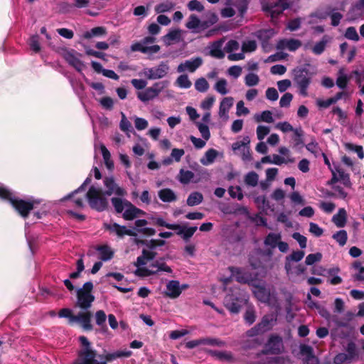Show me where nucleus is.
<instances>
[{"label":"nucleus","instance_id":"27","mask_svg":"<svg viewBox=\"0 0 364 364\" xmlns=\"http://www.w3.org/2000/svg\"><path fill=\"white\" fill-rule=\"evenodd\" d=\"M277 322V316L267 314L262 317V321L258 323L263 333L269 331Z\"/></svg>","mask_w":364,"mask_h":364},{"label":"nucleus","instance_id":"29","mask_svg":"<svg viewBox=\"0 0 364 364\" xmlns=\"http://www.w3.org/2000/svg\"><path fill=\"white\" fill-rule=\"evenodd\" d=\"M248 3L247 0H226L225 4L228 6H235L237 9L240 15L243 16L247 10Z\"/></svg>","mask_w":364,"mask_h":364},{"label":"nucleus","instance_id":"41","mask_svg":"<svg viewBox=\"0 0 364 364\" xmlns=\"http://www.w3.org/2000/svg\"><path fill=\"white\" fill-rule=\"evenodd\" d=\"M200 24V20L199 18L195 14H191L186 23V27L193 33H198Z\"/></svg>","mask_w":364,"mask_h":364},{"label":"nucleus","instance_id":"59","mask_svg":"<svg viewBox=\"0 0 364 364\" xmlns=\"http://www.w3.org/2000/svg\"><path fill=\"white\" fill-rule=\"evenodd\" d=\"M344 36L353 41H358L360 38L355 27L350 26L346 28Z\"/></svg>","mask_w":364,"mask_h":364},{"label":"nucleus","instance_id":"54","mask_svg":"<svg viewBox=\"0 0 364 364\" xmlns=\"http://www.w3.org/2000/svg\"><path fill=\"white\" fill-rule=\"evenodd\" d=\"M150 267H152L154 272V274L158 273L159 272H165L167 273H171L172 269L170 267L166 265L164 262H161L159 261L152 263Z\"/></svg>","mask_w":364,"mask_h":364},{"label":"nucleus","instance_id":"60","mask_svg":"<svg viewBox=\"0 0 364 364\" xmlns=\"http://www.w3.org/2000/svg\"><path fill=\"white\" fill-rule=\"evenodd\" d=\"M198 228L196 226L187 227L186 226L183 230V233L180 236L185 242H188L191 237L194 235Z\"/></svg>","mask_w":364,"mask_h":364},{"label":"nucleus","instance_id":"37","mask_svg":"<svg viewBox=\"0 0 364 364\" xmlns=\"http://www.w3.org/2000/svg\"><path fill=\"white\" fill-rule=\"evenodd\" d=\"M132 352L129 350H121L113 353H107L105 355V360L112 361L119 358H129L132 355Z\"/></svg>","mask_w":364,"mask_h":364},{"label":"nucleus","instance_id":"5","mask_svg":"<svg viewBox=\"0 0 364 364\" xmlns=\"http://www.w3.org/2000/svg\"><path fill=\"white\" fill-rule=\"evenodd\" d=\"M293 82L303 97L308 96V89L312 82L313 73L305 67H296L292 70Z\"/></svg>","mask_w":364,"mask_h":364},{"label":"nucleus","instance_id":"28","mask_svg":"<svg viewBox=\"0 0 364 364\" xmlns=\"http://www.w3.org/2000/svg\"><path fill=\"white\" fill-rule=\"evenodd\" d=\"M159 199L164 203H172L177 200V196L171 188H162L158 191Z\"/></svg>","mask_w":364,"mask_h":364},{"label":"nucleus","instance_id":"57","mask_svg":"<svg viewBox=\"0 0 364 364\" xmlns=\"http://www.w3.org/2000/svg\"><path fill=\"white\" fill-rule=\"evenodd\" d=\"M245 83L247 87H254L258 85L259 82V76L253 73H250L245 77Z\"/></svg>","mask_w":364,"mask_h":364},{"label":"nucleus","instance_id":"55","mask_svg":"<svg viewBox=\"0 0 364 364\" xmlns=\"http://www.w3.org/2000/svg\"><path fill=\"white\" fill-rule=\"evenodd\" d=\"M294 148H299L302 147L304 146V140L302 139V136L304 135V132L302 129L296 128L295 130H294Z\"/></svg>","mask_w":364,"mask_h":364},{"label":"nucleus","instance_id":"32","mask_svg":"<svg viewBox=\"0 0 364 364\" xmlns=\"http://www.w3.org/2000/svg\"><path fill=\"white\" fill-rule=\"evenodd\" d=\"M281 239L280 233L270 232L264 238V245L271 249H274Z\"/></svg>","mask_w":364,"mask_h":364},{"label":"nucleus","instance_id":"19","mask_svg":"<svg viewBox=\"0 0 364 364\" xmlns=\"http://www.w3.org/2000/svg\"><path fill=\"white\" fill-rule=\"evenodd\" d=\"M91 316L92 314L90 311L80 312L75 317H72V321L73 324L79 323L82 328L86 331H91L92 329V325L91 324Z\"/></svg>","mask_w":364,"mask_h":364},{"label":"nucleus","instance_id":"33","mask_svg":"<svg viewBox=\"0 0 364 364\" xmlns=\"http://www.w3.org/2000/svg\"><path fill=\"white\" fill-rule=\"evenodd\" d=\"M154 92L155 91L152 90L151 87H149L144 91L138 92L136 96L141 102L146 103L158 97Z\"/></svg>","mask_w":364,"mask_h":364},{"label":"nucleus","instance_id":"30","mask_svg":"<svg viewBox=\"0 0 364 364\" xmlns=\"http://www.w3.org/2000/svg\"><path fill=\"white\" fill-rule=\"evenodd\" d=\"M345 350L346 351V355L351 363L358 359L359 351L356 344L354 342H348L345 348Z\"/></svg>","mask_w":364,"mask_h":364},{"label":"nucleus","instance_id":"52","mask_svg":"<svg viewBox=\"0 0 364 364\" xmlns=\"http://www.w3.org/2000/svg\"><path fill=\"white\" fill-rule=\"evenodd\" d=\"M228 193L232 198H237L238 200H242L244 198L242 190L239 186H231L228 188Z\"/></svg>","mask_w":364,"mask_h":364},{"label":"nucleus","instance_id":"35","mask_svg":"<svg viewBox=\"0 0 364 364\" xmlns=\"http://www.w3.org/2000/svg\"><path fill=\"white\" fill-rule=\"evenodd\" d=\"M107 34V29L103 26H97L92 28L90 31H87L83 33V38L90 39L94 37L104 36Z\"/></svg>","mask_w":364,"mask_h":364},{"label":"nucleus","instance_id":"14","mask_svg":"<svg viewBox=\"0 0 364 364\" xmlns=\"http://www.w3.org/2000/svg\"><path fill=\"white\" fill-rule=\"evenodd\" d=\"M104 186L106 188L105 194L107 196H112V194L118 196H124L126 195V191L119 187L115 182L113 176L105 177L103 180Z\"/></svg>","mask_w":364,"mask_h":364},{"label":"nucleus","instance_id":"25","mask_svg":"<svg viewBox=\"0 0 364 364\" xmlns=\"http://www.w3.org/2000/svg\"><path fill=\"white\" fill-rule=\"evenodd\" d=\"M166 295L171 298L176 299L181 294L180 283L177 280H171L166 284Z\"/></svg>","mask_w":364,"mask_h":364},{"label":"nucleus","instance_id":"61","mask_svg":"<svg viewBox=\"0 0 364 364\" xmlns=\"http://www.w3.org/2000/svg\"><path fill=\"white\" fill-rule=\"evenodd\" d=\"M255 312L253 307L249 306L245 314L244 318L249 325L252 324L255 321Z\"/></svg>","mask_w":364,"mask_h":364},{"label":"nucleus","instance_id":"26","mask_svg":"<svg viewBox=\"0 0 364 364\" xmlns=\"http://www.w3.org/2000/svg\"><path fill=\"white\" fill-rule=\"evenodd\" d=\"M147 224L148 222L146 220L138 219L134 223L135 229L140 234L152 236L155 234L156 231L154 228L146 227Z\"/></svg>","mask_w":364,"mask_h":364},{"label":"nucleus","instance_id":"58","mask_svg":"<svg viewBox=\"0 0 364 364\" xmlns=\"http://www.w3.org/2000/svg\"><path fill=\"white\" fill-rule=\"evenodd\" d=\"M306 149L313 154L315 157H318L322 152L318 144L316 141V140H312L310 143L307 144L306 146Z\"/></svg>","mask_w":364,"mask_h":364},{"label":"nucleus","instance_id":"22","mask_svg":"<svg viewBox=\"0 0 364 364\" xmlns=\"http://www.w3.org/2000/svg\"><path fill=\"white\" fill-rule=\"evenodd\" d=\"M233 102L234 99L232 97H226L221 100L218 111V115L220 118L224 119H228L229 118L228 113L233 105Z\"/></svg>","mask_w":364,"mask_h":364},{"label":"nucleus","instance_id":"64","mask_svg":"<svg viewBox=\"0 0 364 364\" xmlns=\"http://www.w3.org/2000/svg\"><path fill=\"white\" fill-rule=\"evenodd\" d=\"M134 121L135 128L139 131H141L146 129L149 125L148 121L141 117H134Z\"/></svg>","mask_w":364,"mask_h":364},{"label":"nucleus","instance_id":"45","mask_svg":"<svg viewBox=\"0 0 364 364\" xmlns=\"http://www.w3.org/2000/svg\"><path fill=\"white\" fill-rule=\"evenodd\" d=\"M95 322L99 326L102 331H107V327L106 326L107 316L103 310H98L95 314Z\"/></svg>","mask_w":364,"mask_h":364},{"label":"nucleus","instance_id":"56","mask_svg":"<svg viewBox=\"0 0 364 364\" xmlns=\"http://www.w3.org/2000/svg\"><path fill=\"white\" fill-rule=\"evenodd\" d=\"M332 188L335 191V193H329L328 195L330 197L338 198L341 199H346L348 193L343 190L342 187L338 185H331Z\"/></svg>","mask_w":364,"mask_h":364},{"label":"nucleus","instance_id":"43","mask_svg":"<svg viewBox=\"0 0 364 364\" xmlns=\"http://www.w3.org/2000/svg\"><path fill=\"white\" fill-rule=\"evenodd\" d=\"M175 3L170 0H166L157 4L155 6L154 10L156 14H163L173 10L175 8Z\"/></svg>","mask_w":364,"mask_h":364},{"label":"nucleus","instance_id":"2","mask_svg":"<svg viewBox=\"0 0 364 364\" xmlns=\"http://www.w3.org/2000/svg\"><path fill=\"white\" fill-rule=\"evenodd\" d=\"M0 198L8 200L16 211L23 217L26 218L30 210L34 208V200H25L16 198L13 193L4 184L0 183Z\"/></svg>","mask_w":364,"mask_h":364},{"label":"nucleus","instance_id":"12","mask_svg":"<svg viewBox=\"0 0 364 364\" xmlns=\"http://www.w3.org/2000/svg\"><path fill=\"white\" fill-rule=\"evenodd\" d=\"M250 137L248 136H245L243 137L242 141H237L232 145L233 151H240L241 152V158L245 162H249L252 159L250 153Z\"/></svg>","mask_w":364,"mask_h":364},{"label":"nucleus","instance_id":"49","mask_svg":"<svg viewBox=\"0 0 364 364\" xmlns=\"http://www.w3.org/2000/svg\"><path fill=\"white\" fill-rule=\"evenodd\" d=\"M332 237L341 247H343L347 242L348 234L346 230H341L333 234Z\"/></svg>","mask_w":364,"mask_h":364},{"label":"nucleus","instance_id":"10","mask_svg":"<svg viewBox=\"0 0 364 364\" xmlns=\"http://www.w3.org/2000/svg\"><path fill=\"white\" fill-rule=\"evenodd\" d=\"M284 348L283 341L279 336H271L266 344V350H262L257 354V358L260 355L267 353L279 354L282 352Z\"/></svg>","mask_w":364,"mask_h":364},{"label":"nucleus","instance_id":"11","mask_svg":"<svg viewBox=\"0 0 364 364\" xmlns=\"http://www.w3.org/2000/svg\"><path fill=\"white\" fill-rule=\"evenodd\" d=\"M332 178L328 181L329 185H333L336 183L341 181L346 187L350 188L352 183L350 180L349 174L346 173L338 164H333V168L331 169Z\"/></svg>","mask_w":364,"mask_h":364},{"label":"nucleus","instance_id":"48","mask_svg":"<svg viewBox=\"0 0 364 364\" xmlns=\"http://www.w3.org/2000/svg\"><path fill=\"white\" fill-rule=\"evenodd\" d=\"M214 90L219 94L225 95L229 92L228 81L225 78H220L214 85Z\"/></svg>","mask_w":364,"mask_h":364},{"label":"nucleus","instance_id":"16","mask_svg":"<svg viewBox=\"0 0 364 364\" xmlns=\"http://www.w3.org/2000/svg\"><path fill=\"white\" fill-rule=\"evenodd\" d=\"M228 269L231 274V277L241 284H250L254 280L252 274L245 269L235 267H229Z\"/></svg>","mask_w":364,"mask_h":364},{"label":"nucleus","instance_id":"39","mask_svg":"<svg viewBox=\"0 0 364 364\" xmlns=\"http://www.w3.org/2000/svg\"><path fill=\"white\" fill-rule=\"evenodd\" d=\"M111 202L117 213H123L127 205H128L127 203H129V201L126 199L115 197L111 199Z\"/></svg>","mask_w":364,"mask_h":364},{"label":"nucleus","instance_id":"6","mask_svg":"<svg viewBox=\"0 0 364 364\" xmlns=\"http://www.w3.org/2000/svg\"><path fill=\"white\" fill-rule=\"evenodd\" d=\"M262 10L269 16H270L272 21L277 23V18L283 13V11L289 8V0H277V2L271 4L266 2L264 0H260Z\"/></svg>","mask_w":364,"mask_h":364},{"label":"nucleus","instance_id":"23","mask_svg":"<svg viewBox=\"0 0 364 364\" xmlns=\"http://www.w3.org/2000/svg\"><path fill=\"white\" fill-rule=\"evenodd\" d=\"M127 205L122 215L124 220H132L139 215H144L146 214L144 210L136 208L131 202L127 203Z\"/></svg>","mask_w":364,"mask_h":364},{"label":"nucleus","instance_id":"18","mask_svg":"<svg viewBox=\"0 0 364 364\" xmlns=\"http://www.w3.org/2000/svg\"><path fill=\"white\" fill-rule=\"evenodd\" d=\"M300 353L304 356V364H319L318 358L314 353V349L311 346L306 344H301L299 346Z\"/></svg>","mask_w":364,"mask_h":364},{"label":"nucleus","instance_id":"9","mask_svg":"<svg viewBox=\"0 0 364 364\" xmlns=\"http://www.w3.org/2000/svg\"><path fill=\"white\" fill-rule=\"evenodd\" d=\"M169 71L167 62H161L158 66L144 68L142 75L148 80H158L164 77Z\"/></svg>","mask_w":364,"mask_h":364},{"label":"nucleus","instance_id":"3","mask_svg":"<svg viewBox=\"0 0 364 364\" xmlns=\"http://www.w3.org/2000/svg\"><path fill=\"white\" fill-rule=\"evenodd\" d=\"M79 341L82 344V348L78 353V359L74 364H107L105 356L99 355L100 361L95 359L97 353L92 349L90 341L85 336H80Z\"/></svg>","mask_w":364,"mask_h":364},{"label":"nucleus","instance_id":"34","mask_svg":"<svg viewBox=\"0 0 364 364\" xmlns=\"http://www.w3.org/2000/svg\"><path fill=\"white\" fill-rule=\"evenodd\" d=\"M255 296L262 302H269L271 299L270 291L264 287L258 286L254 291Z\"/></svg>","mask_w":364,"mask_h":364},{"label":"nucleus","instance_id":"7","mask_svg":"<svg viewBox=\"0 0 364 364\" xmlns=\"http://www.w3.org/2000/svg\"><path fill=\"white\" fill-rule=\"evenodd\" d=\"M92 289L93 284L91 282H87L83 284L82 288L77 290L76 305L82 310L89 309L95 300V296L91 293Z\"/></svg>","mask_w":364,"mask_h":364},{"label":"nucleus","instance_id":"62","mask_svg":"<svg viewBox=\"0 0 364 364\" xmlns=\"http://www.w3.org/2000/svg\"><path fill=\"white\" fill-rule=\"evenodd\" d=\"M326 43L327 40H326L325 37H323L321 41L316 43L315 46L313 47V53L316 55H321L324 51Z\"/></svg>","mask_w":364,"mask_h":364},{"label":"nucleus","instance_id":"24","mask_svg":"<svg viewBox=\"0 0 364 364\" xmlns=\"http://www.w3.org/2000/svg\"><path fill=\"white\" fill-rule=\"evenodd\" d=\"M224 42L225 40L223 38L214 41L210 47V55L218 59L223 58L225 57L223 50Z\"/></svg>","mask_w":364,"mask_h":364},{"label":"nucleus","instance_id":"15","mask_svg":"<svg viewBox=\"0 0 364 364\" xmlns=\"http://www.w3.org/2000/svg\"><path fill=\"white\" fill-rule=\"evenodd\" d=\"M203 63L201 57H195L181 63L177 67L178 73L189 72L194 73Z\"/></svg>","mask_w":364,"mask_h":364},{"label":"nucleus","instance_id":"53","mask_svg":"<svg viewBox=\"0 0 364 364\" xmlns=\"http://www.w3.org/2000/svg\"><path fill=\"white\" fill-rule=\"evenodd\" d=\"M176 84L180 88L188 89L191 87L192 83L188 78V76L186 74L181 75L178 77L176 81Z\"/></svg>","mask_w":364,"mask_h":364},{"label":"nucleus","instance_id":"44","mask_svg":"<svg viewBox=\"0 0 364 364\" xmlns=\"http://www.w3.org/2000/svg\"><path fill=\"white\" fill-rule=\"evenodd\" d=\"M244 182L247 186L255 187L259 183V176L255 171H250L244 176Z\"/></svg>","mask_w":364,"mask_h":364},{"label":"nucleus","instance_id":"8","mask_svg":"<svg viewBox=\"0 0 364 364\" xmlns=\"http://www.w3.org/2000/svg\"><path fill=\"white\" fill-rule=\"evenodd\" d=\"M156 41V38L154 36H146L141 41L136 42L131 46V50L133 52L139 51L146 54H154L160 50L159 45H152Z\"/></svg>","mask_w":364,"mask_h":364},{"label":"nucleus","instance_id":"63","mask_svg":"<svg viewBox=\"0 0 364 364\" xmlns=\"http://www.w3.org/2000/svg\"><path fill=\"white\" fill-rule=\"evenodd\" d=\"M197 127L200 133L201 134L202 137L206 141L208 140L210 137V133L208 126L205 124L198 122Z\"/></svg>","mask_w":364,"mask_h":364},{"label":"nucleus","instance_id":"36","mask_svg":"<svg viewBox=\"0 0 364 364\" xmlns=\"http://www.w3.org/2000/svg\"><path fill=\"white\" fill-rule=\"evenodd\" d=\"M218 155V151L214 149H210L205 153L203 157L200 159V163L204 166L210 165L215 161Z\"/></svg>","mask_w":364,"mask_h":364},{"label":"nucleus","instance_id":"17","mask_svg":"<svg viewBox=\"0 0 364 364\" xmlns=\"http://www.w3.org/2000/svg\"><path fill=\"white\" fill-rule=\"evenodd\" d=\"M104 228L111 234H114L119 238L124 237V235H135V233L132 230L127 229L126 226L120 225L117 223H105Z\"/></svg>","mask_w":364,"mask_h":364},{"label":"nucleus","instance_id":"4","mask_svg":"<svg viewBox=\"0 0 364 364\" xmlns=\"http://www.w3.org/2000/svg\"><path fill=\"white\" fill-rule=\"evenodd\" d=\"M248 300L247 293L238 288L230 290L224 299L225 306L232 313L237 314Z\"/></svg>","mask_w":364,"mask_h":364},{"label":"nucleus","instance_id":"46","mask_svg":"<svg viewBox=\"0 0 364 364\" xmlns=\"http://www.w3.org/2000/svg\"><path fill=\"white\" fill-rule=\"evenodd\" d=\"M329 17L331 18V25L333 26H338L340 24L343 15L338 11L337 8L331 6L330 7Z\"/></svg>","mask_w":364,"mask_h":364},{"label":"nucleus","instance_id":"20","mask_svg":"<svg viewBox=\"0 0 364 364\" xmlns=\"http://www.w3.org/2000/svg\"><path fill=\"white\" fill-rule=\"evenodd\" d=\"M301 46V42L299 40L290 38V39H281L277 43V50L287 49L289 51H296Z\"/></svg>","mask_w":364,"mask_h":364},{"label":"nucleus","instance_id":"13","mask_svg":"<svg viewBox=\"0 0 364 364\" xmlns=\"http://www.w3.org/2000/svg\"><path fill=\"white\" fill-rule=\"evenodd\" d=\"M208 176L209 174L206 170H201L197 176H195L194 173L191 171L181 169L179 172V181L183 184H188L191 181L196 183L202 178H205Z\"/></svg>","mask_w":364,"mask_h":364},{"label":"nucleus","instance_id":"1","mask_svg":"<svg viewBox=\"0 0 364 364\" xmlns=\"http://www.w3.org/2000/svg\"><path fill=\"white\" fill-rule=\"evenodd\" d=\"M91 179L87 177L83 183L72 193L64 198V200L73 198V202L77 208H82L87 201L90 206L99 212L104 211L108 205L107 199L104 197L102 188L92 185L88 191L85 193V187L90 183Z\"/></svg>","mask_w":364,"mask_h":364},{"label":"nucleus","instance_id":"42","mask_svg":"<svg viewBox=\"0 0 364 364\" xmlns=\"http://www.w3.org/2000/svg\"><path fill=\"white\" fill-rule=\"evenodd\" d=\"M66 61L73 67H74L78 72H80L83 68L82 62L73 53H68L65 55Z\"/></svg>","mask_w":364,"mask_h":364},{"label":"nucleus","instance_id":"50","mask_svg":"<svg viewBox=\"0 0 364 364\" xmlns=\"http://www.w3.org/2000/svg\"><path fill=\"white\" fill-rule=\"evenodd\" d=\"M194 87L198 92L204 93L208 90L210 85L207 80L201 77L196 80Z\"/></svg>","mask_w":364,"mask_h":364},{"label":"nucleus","instance_id":"31","mask_svg":"<svg viewBox=\"0 0 364 364\" xmlns=\"http://www.w3.org/2000/svg\"><path fill=\"white\" fill-rule=\"evenodd\" d=\"M347 213L344 208H340L338 213L332 217V222L338 228H343L346 225Z\"/></svg>","mask_w":364,"mask_h":364},{"label":"nucleus","instance_id":"38","mask_svg":"<svg viewBox=\"0 0 364 364\" xmlns=\"http://www.w3.org/2000/svg\"><path fill=\"white\" fill-rule=\"evenodd\" d=\"M254 119L256 122H266V123H272L274 122V118L272 116V112L269 110H265L262 112L261 113H257L254 115Z\"/></svg>","mask_w":364,"mask_h":364},{"label":"nucleus","instance_id":"47","mask_svg":"<svg viewBox=\"0 0 364 364\" xmlns=\"http://www.w3.org/2000/svg\"><path fill=\"white\" fill-rule=\"evenodd\" d=\"M203 196L198 191L191 193L187 198V205L189 206H195L203 202Z\"/></svg>","mask_w":364,"mask_h":364},{"label":"nucleus","instance_id":"51","mask_svg":"<svg viewBox=\"0 0 364 364\" xmlns=\"http://www.w3.org/2000/svg\"><path fill=\"white\" fill-rule=\"evenodd\" d=\"M210 354L216 357L220 360H226L231 362L233 360V357L231 353L227 351L210 350Z\"/></svg>","mask_w":364,"mask_h":364},{"label":"nucleus","instance_id":"40","mask_svg":"<svg viewBox=\"0 0 364 364\" xmlns=\"http://www.w3.org/2000/svg\"><path fill=\"white\" fill-rule=\"evenodd\" d=\"M97 250L100 254L99 258L102 261H109L113 257L114 252L107 245L99 246Z\"/></svg>","mask_w":364,"mask_h":364},{"label":"nucleus","instance_id":"21","mask_svg":"<svg viewBox=\"0 0 364 364\" xmlns=\"http://www.w3.org/2000/svg\"><path fill=\"white\" fill-rule=\"evenodd\" d=\"M304 255H305V253L304 251L297 250V251L293 252L291 255L286 257L284 269H285L287 274H290L293 272L291 262H298L301 261L304 258Z\"/></svg>","mask_w":364,"mask_h":364}]
</instances>
